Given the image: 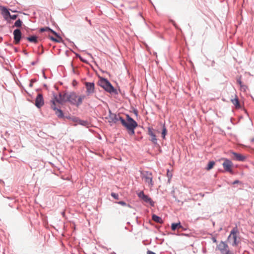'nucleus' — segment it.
Masks as SVG:
<instances>
[{
  "mask_svg": "<svg viewBox=\"0 0 254 254\" xmlns=\"http://www.w3.org/2000/svg\"><path fill=\"white\" fill-rule=\"evenodd\" d=\"M86 97L84 95H79L74 92L60 93L58 95H54L51 99V108L53 110L62 111L60 105L67 101L78 107L82 104V101Z\"/></svg>",
  "mask_w": 254,
  "mask_h": 254,
  "instance_id": "obj_1",
  "label": "nucleus"
},
{
  "mask_svg": "<svg viewBox=\"0 0 254 254\" xmlns=\"http://www.w3.org/2000/svg\"><path fill=\"white\" fill-rule=\"evenodd\" d=\"M127 120L126 121L123 118H120L122 125L125 127L128 131L129 135H132L134 134V129L137 126V124L129 115H127Z\"/></svg>",
  "mask_w": 254,
  "mask_h": 254,
  "instance_id": "obj_2",
  "label": "nucleus"
},
{
  "mask_svg": "<svg viewBox=\"0 0 254 254\" xmlns=\"http://www.w3.org/2000/svg\"><path fill=\"white\" fill-rule=\"evenodd\" d=\"M68 112H56L57 116L60 118L64 120H65L66 119L71 120L73 122L76 123L78 124L83 126H87L88 125V123L86 121L81 120H79L78 118L71 116L69 115H67Z\"/></svg>",
  "mask_w": 254,
  "mask_h": 254,
  "instance_id": "obj_3",
  "label": "nucleus"
},
{
  "mask_svg": "<svg viewBox=\"0 0 254 254\" xmlns=\"http://www.w3.org/2000/svg\"><path fill=\"white\" fill-rule=\"evenodd\" d=\"M140 176L146 185L151 189L154 186L152 173L150 171H143L141 172Z\"/></svg>",
  "mask_w": 254,
  "mask_h": 254,
  "instance_id": "obj_4",
  "label": "nucleus"
},
{
  "mask_svg": "<svg viewBox=\"0 0 254 254\" xmlns=\"http://www.w3.org/2000/svg\"><path fill=\"white\" fill-rule=\"evenodd\" d=\"M121 118L122 117L119 114H116L113 112H109L108 115L105 117L111 125L116 124Z\"/></svg>",
  "mask_w": 254,
  "mask_h": 254,
  "instance_id": "obj_5",
  "label": "nucleus"
},
{
  "mask_svg": "<svg viewBox=\"0 0 254 254\" xmlns=\"http://www.w3.org/2000/svg\"><path fill=\"white\" fill-rule=\"evenodd\" d=\"M137 196L144 202L149 203L151 206H153L154 205V202L152 200V199L150 197L145 194L143 191H141L139 193H138Z\"/></svg>",
  "mask_w": 254,
  "mask_h": 254,
  "instance_id": "obj_6",
  "label": "nucleus"
},
{
  "mask_svg": "<svg viewBox=\"0 0 254 254\" xmlns=\"http://www.w3.org/2000/svg\"><path fill=\"white\" fill-rule=\"evenodd\" d=\"M222 165L226 172H229L231 174L233 173V170L232 169L233 163L231 161L228 159H225L224 162L223 163Z\"/></svg>",
  "mask_w": 254,
  "mask_h": 254,
  "instance_id": "obj_7",
  "label": "nucleus"
},
{
  "mask_svg": "<svg viewBox=\"0 0 254 254\" xmlns=\"http://www.w3.org/2000/svg\"><path fill=\"white\" fill-rule=\"evenodd\" d=\"M86 94L90 95L95 92V85L93 82H85Z\"/></svg>",
  "mask_w": 254,
  "mask_h": 254,
  "instance_id": "obj_8",
  "label": "nucleus"
},
{
  "mask_svg": "<svg viewBox=\"0 0 254 254\" xmlns=\"http://www.w3.org/2000/svg\"><path fill=\"white\" fill-rule=\"evenodd\" d=\"M147 130L148 134L151 137L150 140L154 144H156L157 143V139L156 135L153 132V129L150 127H148Z\"/></svg>",
  "mask_w": 254,
  "mask_h": 254,
  "instance_id": "obj_9",
  "label": "nucleus"
},
{
  "mask_svg": "<svg viewBox=\"0 0 254 254\" xmlns=\"http://www.w3.org/2000/svg\"><path fill=\"white\" fill-rule=\"evenodd\" d=\"M237 232V230L236 228L233 229V230L231 231L230 235L228 237L229 239L231 237V235H232L233 242L232 245L233 246H236L238 244V242L237 241V237L236 236Z\"/></svg>",
  "mask_w": 254,
  "mask_h": 254,
  "instance_id": "obj_10",
  "label": "nucleus"
},
{
  "mask_svg": "<svg viewBox=\"0 0 254 254\" xmlns=\"http://www.w3.org/2000/svg\"><path fill=\"white\" fill-rule=\"evenodd\" d=\"M14 43L17 44L19 43L21 38V33L19 29H17L13 31Z\"/></svg>",
  "mask_w": 254,
  "mask_h": 254,
  "instance_id": "obj_11",
  "label": "nucleus"
},
{
  "mask_svg": "<svg viewBox=\"0 0 254 254\" xmlns=\"http://www.w3.org/2000/svg\"><path fill=\"white\" fill-rule=\"evenodd\" d=\"M44 105V99L41 94H38L35 100V106L40 108Z\"/></svg>",
  "mask_w": 254,
  "mask_h": 254,
  "instance_id": "obj_12",
  "label": "nucleus"
},
{
  "mask_svg": "<svg viewBox=\"0 0 254 254\" xmlns=\"http://www.w3.org/2000/svg\"><path fill=\"white\" fill-rule=\"evenodd\" d=\"M51 33H52L56 36L55 38L53 36H49V39H50L52 41L57 43H61L63 41L62 37L59 36L55 31L54 30H51Z\"/></svg>",
  "mask_w": 254,
  "mask_h": 254,
  "instance_id": "obj_13",
  "label": "nucleus"
},
{
  "mask_svg": "<svg viewBox=\"0 0 254 254\" xmlns=\"http://www.w3.org/2000/svg\"><path fill=\"white\" fill-rule=\"evenodd\" d=\"M234 160L238 161H244L246 159V157L241 154L232 152Z\"/></svg>",
  "mask_w": 254,
  "mask_h": 254,
  "instance_id": "obj_14",
  "label": "nucleus"
},
{
  "mask_svg": "<svg viewBox=\"0 0 254 254\" xmlns=\"http://www.w3.org/2000/svg\"><path fill=\"white\" fill-rule=\"evenodd\" d=\"M217 247L220 252L223 254L225 252H227V251L229 250L228 249V245L224 242L221 241V243L217 246Z\"/></svg>",
  "mask_w": 254,
  "mask_h": 254,
  "instance_id": "obj_15",
  "label": "nucleus"
},
{
  "mask_svg": "<svg viewBox=\"0 0 254 254\" xmlns=\"http://www.w3.org/2000/svg\"><path fill=\"white\" fill-rule=\"evenodd\" d=\"M0 10L1 11V14L3 16L5 19H7L9 16H10V14L8 10L4 6L0 5Z\"/></svg>",
  "mask_w": 254,
  "mask_h": 254,
  "instance_id": "obj_16",
  "label": "nucleus"
},
{
  "mask_svg": "<svg viewBox=\"0 0 254 254\" xmlns=\"http://www.w3.org/2000/svg\"><path fill=\"white\" fill-rule=\"evenodd\" d=\"M104 89L109 92L110 93H115L116 92V89L114 88V87L111 85V84L109 82L107 85V86L105 87Z\"/></svg>",
  "mask_w": 254,
  "mask_h": 254,
  "instance_id": "obj_17",
  "label": "nucleus"
},
{
  "mask_svg": "<svg viewBox=\"0 0 254 254\" xmlns=\"http://www.w3.org/2000/svg\"><path fill=\"white\" fill-rule=\"evenodd\" d=\"M109 82V81L107 79L102 78L99 81V84L101 87H103L104 89L105 87L107 86V85L108 84Z\"/></svg>",
  "mask_w": 254,
  "mask_h": 254,
  "instance_id": "obj_18",
  "label": "nucleus"
},
{
  "mask_svg": "<svg viewBox=\"0 0 254 254\" xmlns=\"http://www.w3.org/2000/svg\"><path fill=\"white\" fill-rule=\"evenodd\" d=\"M231 102L235 106L236 109H239L240 108V103L238 98L236 96H235V98L231 99Z\"/></svg>",
  "mask_w": 254,
  "mask_h": 254,
  "instance_id": "obj_19",
  "label": "nucleus"
},
{
  "mask_svg": "<svg viewBox=\"0 0 254 254\" xmlns=\"http://www.w3.org/2000/svg\"><path fill=\"white\" fill-rule=\"evenodd\" d=\"M152 219L155 222H157L160 224L163 223V220L161 218L157 216L156 215L153 214L152 216Z\"/></svg>",
  "mask_w": 254,
  "mask_h": 254,
  "instance_id": "obj_20",
  "label": "nucleus"
},
{
  "mask_svg": "<svg viewBox=\"0 0 254 254\" xmlns=\"http://www.w3.org/2000/svg\"><path fill=\"white\" fill-rule=\"evenodd\" d=\"M181 228H182V226L181 225L180 222L178 223H172L171 225V229L173 231H175L177 228L179 229Z\"/></svg>",
  "mask_w": 254,
  "mask_h": 254,
  "instance_id": "obj_21",
  "label": "nucleus"
},
{
  "mask_svg": "<svg viewBox=\"0 0 254 254\" xmlns=\"http://www.w3.org/2000/svg\"><path fill=\"white\" fill-rule=\"evenodd\" d=\"M26 39L30 42L37 43L38 42L37 37L35 36H32L31 37H27Z\"/></svg>",
  "mask_w": 254,
  "mask_h": 254,
  "instance_id": "obj_22",
  "label": "nucleus"
},
{
  "mask_svg": "<svg viewBox=\"0 0 254 254\" xmlns=\"http://www.w3.org/2000/svg\"><path fill=\"white\" fill-rule=\"evenodd\" d=\"M214 164H215V162L213 161L209 162V163L206 167V169L207 170H209L211 169L213 167Z\"/></svg>",
  "mask_w": 254,
  "mask_h": 254,
  "instance_id": "obj_23",
  "label": "nucleus"
},
{
  "mask_svg": "<svg viewBox=\"0 0 254 254\" xmlns=\"http://www.w3.org/2000/svg\"><path fill=\"white\" fill-rule=\"evenodd\" d=\"M167 130L166 129V127L165 126V125H164L163 126V129H162V137H163V138H165V136L167 134Z\"/></svg>",
  "mask_w": 254,
  "mask_h": 254,
  "instance_id": "obj_24",
  "label": "nucleus"
},
{
  "mask_svg": "<svg viewBox=\"0 0 254 254\" xmlns=\"http://www.w3.org/2000/svg\"><path fill=\"white\" fill-rule=\"evenodd\" d=\"M118 204H120L124 206H127L128 207H130V205L129 204H127L126 202L124 201H120L117 202Z\"/></svg>",
  "mask_w": 254,
  "mask_h": 254,
  "instance_id": "obj_25",
  "label": "nucleus"
},
{
  "mask_svg": "<svg viewBox=\"0 0 254 254\" xmlns=\"http://www.w3.org/2000/svg\"><path fill=\"white\" fill-rule=\"evenodd\" d=\"M22 25V22L20 19L16 20L14 23V26L17 27H19Z\"/></svg>",
  "mask_w": 254,
  "mask_h": 254,
  "instance_id": "obj_26",
  "label": "nucleus"
},
{
  "mask_svg": "<svg viewBox=\"0 0 254 254\" xmlns=\"http://www.w3.org/2000/svg\"><path fill=\"white\" fill-rule=\"evenodd\" d=\"M51 30H52L51 29L48 27H43L40 29V31L41 32H44V31H50L51 32Z\"/></svg>",
  "mask_w": 254,
  "mask_h": 254,
  "instance_id": "obj_27",
  "label": "nucleus"
},
{
  "mask_svg": "<svg viewBox=\"0 0 254 254\" xmlns=\"http://www.w3.org/2000/svg\"><path fill=\"white\" fill-rule=\"evenodd\" d=\"M111 195L115 199L118 200L119 199V195L118 193H116L115 192H112Z\"/></svg>",
  "mask_w": 254,
  "mask_h": 254,
  "instance_id": "obj_28",
  "label": "nucleus"
},
{
  "mask_svg": "<svg viewBox=\"0 0 254 254\" xmlns=\"http://www.w3.org/2000/svg\"><path fill=\"white\" fill-rule=\"evenodd\" d=\"M17 17V15H16V14H14V15H10V16H9V18H10V19H15Z\"/></svg>",
  "mask_w": 254,
  "mask_h": 254,
  "instance_id": "obj_29",
  "label": "nucleus"
},
{
  "mask_svg": "<svg viewBox=\"0 0 254 254\" xmlns=\"http://www.w3.org/2000/svg\"><path fill=\"white\" fill-rule=\"evenodd\" d=\"M240 183H241L240 181H239V180H237L234 181L232 183V184L233 185H235V184H240Z\"/></svg>",
  "mask_w": 254,
  "mask_h": 254,
  "instance_id": "obj_30",
  "label": "nucleus"
},
{
  "mask_svg": "<svg viewBox=\"0 0 254 254\" xmlns=\"http://www.w3.org/2000/svg\"><path fill=\"white\" fill-rule=\"evenodd\" d=\"M212 240L213 242L214 243H216L217 242L216 238H215V237H212Z\"/></svg>",
  "mask_w": 254,
  "mask_h": 254,
  "instance_id": "obj_31",
  "label": "nucleus"
},
{
  "mask_svg": "<svg viewBox=\"0 0 254 254\" xmlns=\"http://www.w3.org/2000/svg\"><path fill=\"white\" fill-rule=\"evenodd\" d=\"M225 254H234L233 252H231L230 251V250L227 251V252H225Z\"/></svg>",
  "mask_w": 254,
  "mask_h": 254,
  "instance_id": "obj_32",
  "label": "nucleus"
},
{
  "mask_svg": "<svg viewBox=\"0 0 254 254\" xmlns=\"http://www.w3.org/2000/svg\"><path fill=\"white\" fill-rule=\"evenodd\" d=\"M147 254H156L155 253H154L153 252L148 251L147 252Z\"/></svg>",
  "mask_w": 254,
  "mask_h": 254,
  "instance_id": "obj_33",
  "label": "nucleus"
},
{
  "mask_svg": "<svg viewBox=\"0 0 254 254\" xmlns=\"http://www.w3.org/2000/svg\"><path fill=\"white\" fill-rule=\"evenodd\" d=\"M88 22H89V24L90 25H91L92 24H91V22L90 20H88Z\"/></svg>",
  "mask_w": 254,
  "mask_h": 254,
  "instance_id": "obj_34",
  "label": "nucleus"
},
{
  "mask_svg": "<svg viewBox=\"0 0 254 254\" xmlns=\"http://www.w3.org/2000/svg\"><path fill=\"white\" fill-rule=\"evenodd\" d=\"M238 82L239 83L240 85H241L242 82L240 80H238Z\"/></svg>",
  "mask_w": 254,
  "mask_h": 254,
  "instance_id": "obj_35",
  "label": "nucleus"
},
{
  "mask_svg": "<svg viewBox=\"0 0 254 254\" xmlns=\"http://www.w3.org/2000/svg\"><path fill=\"white\" fill-rule=\"evenodd\" d=\"M133 113L136 115V116H137V115H138L137 113L138 112H133Z\"/></svg>",
  "mask_w": 254,
  "mask_h": 254,
  "instance_id": "obj_36",
  "label": "nucleus"
},
{
  "mask_svg": "<svg viewBox=\"0 0 254 254\" xmlns=\"http://www.w3.org/2000/svg\"><path fill=\"white\" fill-rule=\"evenodd\" d=\"M30 86H32V82L30 84Z\"/></svg>",
  "mask_w": 254,
  "mask_h": 254,
  "instance_id": "obj_37",
  "label": "nucleus"
},
{
  "mask_svg": "<svg viewBox=\"0 0 254 254\" xmlns=\"http://www.w3.org/2000/svg\"><path fill=\"white\" fill-rule=\"evenodd\" d=\"M245 113H246L248 116H249V114H248V112H246Z\"/></svg>",
  "mask_w": 254,
  "mask_h": 254,
  "instance_id": "obj_38",
  "label": "nucleus"
},
{
  "mask_svg": "<svg viewBox=\"0 0 254 254\" xmlns=\"http://www.w3.org/2000/svg\"><path fill=\"white\" fill-rule=\"evenodd\" d=\"M85 19H86V20L87 21H88V20H89L88 19L87 17H86V18H85Z\"/></svg>",
  "mask_w": 254,
  "mask_h": 254,
  "instance_id": "obj_39",
  "label": "nucleus"
},
{
  "mask_svg": "<svg viewBox=\"0 0 254 254\" xmlns=\"http://www.w3.org/2000/svg\"><path fill=\"white\" fill-rule=\"evenodd\" d=\"M254 141V138L252 139V141Z\"/></svg>",
  "mask_w": 254,
  "mask_h": 254,
  "instance_id": "obj_40",
  "label": "nucleus"
},
{
  "mask_svg": "<svg viewBox=\"0 0 254 254\" xmlns=\"http://www.w3.org/2000/svg\"><path fill=\"white\" fill-rule=\"evenodd\" d=\"M111 254H116L115 253H113Z\"/></svg>",
  "mask_w": 254,
  "mask_h": 254,
  "instance_id": "obj_41",
  "label": "nucleus"
}]
</instances>
